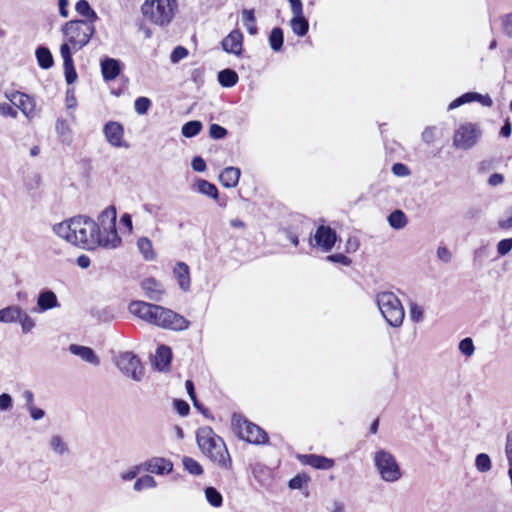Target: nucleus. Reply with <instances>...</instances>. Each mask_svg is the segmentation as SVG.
<instances>
[{"label": "nucleus", "instance_id": "f257e3e1", "mask_svg": "<svg viewBox=\"0 0 512 512\" xmlns=\"http://www.w3.org/2000/svg\"><path fill=\"white\" fill-rule=\"evenodd\" d=\"M53 230L67 242L87 250L98 246L113 249L122 242L116 228L114 206L104 209L98 217V222L86 216H76L56 224Z\"/></svg>", "mask_w": 512, "mask_h": 512}, {"label": "nucleus", "instance_id": "f03ea898", "mask_svg": "<svg viewBox=\"0 0 512 512\" xmlns=\"http://www.w3.org/2000/svg\"><path fill=\"white\" fill-rule=\"evenodd\" d=\"M197 444L200 450L220 467L229 469L231 459L226 445L221 437L216 435L210 427H202L197 431Z\"/></svg>", "mask_w": 512, "mask_h": 512}, {"label": "nucleus", "instance_id": "7ed1b4c3", "mask_svg": "<svg viewBox=\"0 0 512 512\" xmlns=\"http://www.w3.org/2000/svg\"><path fill=\"white\" fill-rule=\"evenodd\" d=\"M95 25L91 21L70 20L61 28V32L65 39L60 48L66 46L71 52H78L85 47L95 34Z\"/></svg>", "mask_w": 512, "mask_h": 512}, {"label": "nucleus", "instance_id": "20e7f679", "mask_svg": "<svg viewBox=\"0 0 512 512\" xmlns=\"http://www.w3.org/2000/svg\"><path fill=\"white\" fill-rule=\"evenodd\" d=\"M178 9L177 0H145L141 6L144 18L151 24L167 26Z\"/></svg>", "mask_w": 512, "mask_h": 512}, {"label": "nucleus", "instance_id": "39448f33", "mask_svg": "<svg viewBox=\"0 0 512 512\" xmlns=\"http://www.w3.org/2000/svg\"><path fill=\"white\" fill-rule=\"evenodd\" d=\"M373 463L381 480L387 483H395L402 478V471L395 456L385 450L378 449L373 454Z\"/></svg>", "mask_w": 512, "mask_h": 512}, {"label": "nucleus", "instance_id": "423d86ee", "mask_svg": "<svg viewBox=\"0 0 512 512\" xmlns=\"http://www.w3.org/2000/svg\"><path fill=\"white\" fill-rule=\"evenodd\" d=\"M129 312L140 320H185L184 317L162 306L144 301H132Z\"/></svg>", "mask_w": 512, "mask_h": 512}, {"label": "nucleus", "instance_id": "0eeeda50", "mask_svg": "<svg viewBox=\"0 0 512 512\" xmlns=\"http://www.w3.org/2000/svg\"><path fill=\"white\" fill-rule=\"evenodd\" d=\"M232 427L241 439L249 443L265 444L268 441L267 433L262 428L241 416H233Z\"/></svg>", "mask_w": 512, "mask_h": 512}, {"label": "nucleus", "instance_id": "6e6552de", "mask_svg": "<svg viewBox=\"0 0 512 512\" xmlns=\"http://www.w3.org/2000/svg\"><path fill=\"white\" fill-rule=\"evenodd\" d=\"M117 368L126 376L136 382H140L144 376V367L140 359L132 352L119 353L114 358Z\"/></svg>", "mask_w": 512, "mask_h": 512}, {"label": "nucleus", "instance_id": "1a4fd4ad", "mask_svg": "<svg viewBox=\"0 0 512 512\" xmlns=\"http://www.w3.org/2000/svg\"><path fill=\"white\" fill-rule=\"evenodd\" d=\"M377 305L384 320H404V309L394 293L382 292L378 294Z\"/></svg>", "mask_w": 512, "mask_h": 512}, {"label": "nucleus", "instance_id": "9d476101", "mask_svg": "<svg viewBox=\"0 0 512 512\" xmlns=\"http://www.w3.org/2000/svg\"><path fill=\"white\" fill-rule=\"evenodd\" d=\"M480 134L476 124H462L454 133L453 144L459 149H470L477 143Z\"/></svg>", "mask_w": 512, "mask_h": 512}, {"label": "nucleus", "instance_id": "9b49d317", "mask_svg": "<svg viewBox=\"0 0 512 512\" xmlns=\"http://www.w3.org/2000/svg\"><path fill=\"white\" fill-rule=\"evenodd\" d=\"M337 239L338 236L334 229L327 225H320L313 236L315 243L313 244L312 238H310V244L319 247L324 252H329L335 246Z\"/></svg>", "mask_w": 512, "mask_h": 512}, {"label": "nucleus", "instance_id": "f8f14e48", "mask_svg": "<svg viewBox=\"0 0 512 512\" xmlns=\"http://www.w3.org/2000/svg\"><path fill=\"white\" fill-rule=\"evenodd\" d=\"M243 34L239 29L232 30L221 41V47L226 53L240 56L243 52Z\"/></svg>", "mask_w": 512, "mask_h": 512}, {"label": "nucleus", "instance_id": "ddd939ff", "mask_svg": "<svg viewBox=\"0 0 512 512\" xmlns=\"http://www.w3.org/2000/svg\"><path fill=\"white\" fill-rule=\"evenodd\" d=\"M9 100L22 111L24 115L30 117L35 112V101L33 97L26 93L15 91L8 96Z\"/></svg>", "mask_w": 512, "mask_h": 512}, {"label": "nucleus", "instance_id": "4468645a", "mask_svg": "<svg viewBox=\"0 0 512 512\" xmlns=\"http://www.w3.org/2000/svg\"><path fill=\"white\" fill-rule=\"evenodd\" d=\"M103 133L108 143L114 147L124 146V128L116 121H109L104 125Z\"/></svg>", "mask_w": 512, "mask_h": 512}, {"label": "nucleus", "instance_id": "2eb2a0df", "mask_svg": "<svg viewBox=\"0 0 512 512\" xmlns=\"http://www.w3.org/2000/svg\"><path fill=\"white\" fill-rule=\"evenodd\" d=\"M141 288L144 290L145 295L153 301H160L162 296L165 293L163 285L161 282L156 280L153 277L145 278L141 282Z\"/></svg>", "mask_w": 512, "mask_h": 512}, {"label": "nucleus", "instance_id": "dca6fc26", "mask_svg": "<svg viewBox=\"0 0 512 512\" xmlns=\"http://www.w3.org/2000/svg\"><path fill=\"white\" fill-rule=\"evenodd\" d=\"M142 467L148 472L163 475L172 471L173 464L165 458L155 457L143 463Z\"/></svg>", "mask_w": 512, "mask_h": 512}, {"label": "nucleus", "instance_id": "f3484780", "mask_svg": "<svg viewBox=\"0 0 512 512\" xmlns=\"http://www.w3.org/2000/svg\"><path fill=\"white\" fill-rule=\"evenodd\" d=\"M300 459L303 464L321 470H329L335 464L333 459L316 454L303 455Z\"/></svg>", "mask_w": 512, "mask_h": 512}, {"label": "nucleus", "instance_id": "a211bd4d", "mask_svg": "<svg viewBox=\"0 0 512 512\" xmlns=\"http://www.w3.org/2000/svg\"><path fill=\"white\" fill-rule=\"evenodd\" d=\"M60 54L63 59V67L66 82L68 84H72L77 79V72L74 66L72 54L71 52H69L66 46H64V48H60Z\"/></svg>", "mask_w": 512, "mask_h": 512}, {"label": "nucleus", "instance_id": "6ab92c4d", "mask_svg": "<svg viewBox=\"0 0 512 512\" xmlns=\"http://www.w3.org/2000/svg\"><path fill=\"white\" fill-rule=\"evenodd\" d=\"M100 66L105 81L115 80L121 73L120 62L114 58H105L101 61Z\"/></svg>", "mask_w": 512, "mask_h": 512}, {"label": "nucleus", "instance_id": "aec40b11", "mask_svg": "<svg viewBox=\"0 0 512 512\" xmlns=\"http://www.w3.org/2000/svg\"><path fill=\"white\" fill-rule=\"evenodd\" d=\"M173 274L179 287L183 291H188L191 285L189 266L184 262H177L173 268Z\"/></svg>", "mask_w": 512, "mask_h": 512}, {"label": "nucleus", "instance_id": "412c9836", "mask_svg": "<svg viewBox=\"0 0 512 512\" xmlns=\"http://www.w3.org/2000/svg\"><path fill=\"white\" fill-rule=\"evenodd\" d=\"M172 359V351L168 346L161 345L154 357V366L158 371H168Z\"/></svg>", "mask_w": 512, "mask_h": 512}, {"label": "nucleus", "instance_id": "4be33fe9", "mask_svg": "<svg viewBox=\"0 0 512 512\" xmlns=\"http://www.w3.org/2000/svg\"><path fill=\"white\" fill-rule=\"evenodd\" d=\"M71 354L80 357L83 361L92 365H99L100 361L95 352L87 346L71 344L68 348Z\"/></svg>", "mask_w": 512, "mask_h": 512}, {"label": "nucleus", "instance_id": "5701e85b", "mask_svg": "<svg viewBox=\"0 0 512 512\" xmlns=\"http://www.w3.org/2000/svg\"><path fill=\"white\" fill-rule=\"evenodd\" d=\"M241 171L237 167H226L219 175V181L226 188L236 187L240 179Z\"/></svg>", "mask_w": 512, "mask_h": 512}, {"label": "nucleus", "instance_id": "b1692460", "mask_svg": "<svg viewBox=\"0 0 512 512\" xmlns=\"http://www.w3.org/2000/svg\"><path fill=\"white\" fill-rule=\"evenodd\" d=\"M37 305L40 311H46L54 307H57L59 303L55 293L50 290H47L40 293Z\"/></svg>", "mask_w": 512, "mask_h": 512}, {"label": "nucleus", "instance_id": "393cba45", "mask_svg": "<svg viewBox=\"0 0 512 512\" xmlns=\"http://www.w3.org/2000/svg\"><path fill=\"white\" fill-rule=\"evenodd\" d=\"M75 10L85 18L82 19L83 21H91L94 24L98 19L97 13L91 8L87 0H78L75 4Z\"/></svg>", "mask_w": 512, "mask_h": 512}, {"label": "nucleus", "instance_id": "a878e982", "mask_svg": "<svg viewBox=\"0 0 512 512\" xmlns=\"http://www.w3.org/2000/svg\"><path fill=\"white\" fill-rule=\"evenodd\" d=\"M290 26L293 33L299 37L305 36L309 30V22L304 14L294 15L290 20Z\"/></svg>", "mask_w": 512, "mask_h": 512}, {"label": "nucleus", "instance_id": "bb28decb", "mask_svg": "<svg viewBox=\"0 0 512 512\" xmlns=\"http://www.w3.org/2000/svg\"><path fill=\"white\" fill-rule=\"evenodd\" d=\"M0 320H30L28 315L18 306L0 310Z\"/></svg>", "mask_w": 512, "mask_h": 512}, {"label": "nucleus", "instance_id": "cd10ccee", "mask_svg": "<svg viewBox=\"0 0 512 512\" xmlns=\"http://www.w3.org/2000/svg\"><path fill=\"white\" fill-rule=\"evenodd\" d=\"M218 81L222 87L230 88L238 83L239 76L234 70L226 68L218 73Z\"/></svg>", "mask_w": 512, "mask_h": 512}, {"label": "nucleus", "instance_id": "c85d7f7f", "mask_svg": "<svg viewBox=\"0 0 512 512\" xmlns=\"http://www.w3.org/2000/svg\"><path fill=\"white\" fill-rule=\"evenodd\" d=\"M137 247L145 260L153 261L156 259V253L153 249L152 242L149 238H139L137 241Z\"/></svg>", "mask_w": 512, "mask_h": 512}, {"label": "nucleus", "instance_id": "c756f323", "mask_svg": "<svg viewBox=\"0 0 512 512\" xmlns=\"http://www.w3.org/2000/svg\"><path fill=\"white\" fill-rule=\"evenodd\" d=\"M36 58L38 65L42 69H49L53 66V56L50 50L46 47L41 46L36 49Z\"/></svg>", "mask_w": 512, "mask_h": 512}, {"label": "nucleus", "instance_id": "7c9ffc66", "mask_svg": "<svg viewBox=\"0 0 512 512\" xmlns=\"http://www.w3.org/2000/svg\"><path fill=\"white\" fill-rule=\"evenodd\" d=\"M242 21L250 35H256L258 27L256 24L254 9H244L242 11Z\"/></svg>", "mask_w": 512, "mask_h": 512}, {"label": "nucleus", "instance_id": "2f4dec72", "mask_svg": "<svg viewBox=\"0 0 512 512\" xmlns=\"http://www.w3.org/2000/svg\"><path fill=\"white\" fill-rule=\"evenodd\" d=\"M284 42V34L283 30L280 27H275L272 29L269 36V44L273 51H280L283 47Z\"/></svg>", "mask_w": 512, "mask_h": 512}, {"label": "nucleus", "instance_id": "473e14b6", "mask_svg": "<svg viewBox=\"0 0 512 512\" xmlns=\"http://www.w3.org/2000/svg\"><path fill=\"white\" fill-rule=\"evenodd\" d=\"M196 187L200 193L205 194L213 199H217L219 196L217 187L207 180H204V179L197 180Z\"/></svg>", "mask_w": 512, "mask_h": 512}, {"label": "nucleus", "instance_id": "72a5a7b5", "mask_svg": "<svg viewBox=\"0 0 512 512\" xmlns=\"http://www.w3.org/2000/svg\"><path fill=\"white\" fill-rule=\"evenodd\" d=\"M49 446L51 450L59 455L63 456L69 452L67 444L64 442L61 436L53 435L49 440Z\"/></svg>", "mask_w": 512, "mask_h": 512}, {"label": "nucleus", "instance_id": "f704fd0d", "mask_svg": "<svg viewBox=\"0 0 512 512\" xmlns=\"http://www.w3.org/2000/svg\"><path fill=\"white\" fill-rule=\"evenodd\" d=\"M388 222L394 229H402L407 224V217L401 210H395L388 216Z\"/></svg>", "mask_w": 512, "mask_h": 512}, {"label": "nucleus", "instance_id": "c9c22d12", "mask_svg": "<svg viewBox=\"0 0 512 512\" xmlns=\"http://www.w3.org/2000/svg\"><path fill=\"white\" fill-rule=\"evenodd\" d=\"M205 498L207 502L213 507H220L223 503V497L221 493L214 487H206L204 490Z\"/></svg>", "mask_w": 512, "mask_h": 512}, {"label": "nucleus", "instance_id": "e433bc0d", "mask_svg": "<svg viewBox=\"0 0 512 512\" xmlns=\"http://www.w3.org/2000/svg\"><path fill=\"white\" fill-rule=\"evenodd\" d=\"M202 123L198 120H193V121H189L187 123H185L183 126H182V134L183 136L187 137V138H191V137H194L196 135H198L200 133V131L202 130Z\"/></svg>", "mask_w": 512, "mask_h": 512}, {"label": "nucleus", "instance_id": "4c0bfd02", "mask_svg": "<svg viewBox=\"0 0 512 512\" xmlns=\"http://www.w3.org/2000/svg\"><path fill=\"white\" fill-rule=\"evenodd\" d=\"M492 466L491 459L488 454L486 453H480L475 458V467L476 469L481 472L485 473L490 471Z\"/></svg>", "mask_w": 512, "mask_h": 512}, {"label": "nucleus", "instance_id": "58836bf2", "mask_svg": "<svg viewBox=\"0 0 512 512\" xmlns=\"http://www.w3.org/2000/svg\"><path fill=\"white\" fill-rule=\"evenodd\" d=\"M183 466L186 471H188L190 474L198 476L203 473L202 466L193 458L191 457H184L182 460Z\"/></svg>", "mask_w": 512, "mask_h": 512}, {"label": "nucleus", "instance_id": "ea45409f", "mask_svg": "<svg viewBox=\"0 0 512 512\" xmlns=\"http://www.w3.org/2000/svg\"><path fill=\"white\" fill-rule=\"evenodd\" d=\"M475 100H476V92H467V93L462 94L461 96H459L455 100H453L449 104L448 109L449 110L455 109V108H458L459 106H461L463 104L470 103V102H473Z\"/></svg>", "mask_w": 512, "mask_h": 512}, {"label": "nucleus", "instance_id": "a19ab883", "mask_svg": "<svg viewBox=\"0 0 512 512\" xmlns=\"http://www.w3.org/2000/svg\"><path fill=\"white\" fill-rule=\"evenodd\" d=\"M156 485L157 483L152 476L145 475L135 481L133 488L136 491H141L144 488H154Z\"/></svg>", "mask_w": 512, "mask_h": 512}, {"label": "nucleus", "instance_id": "79ce46f5", "mask_svg": "<svg viewBox=\"0 0 512 512\" xmlns=\"http://www.w3.org/2000/svg\"><path fill=\"white\" fill-rule=\"evenodd\" d=\"M151 107V100L147 97H138L134 102V109L139 115H144Z\"/></svg>", "mask_w": 512, "mask_h": 512}, {"label": "nucleus", "instance_id": "37998d69", "mask_svg": "<svg viewBox=\"0 0 512 512\" xmlns=\"http://www.w3.org/2000/svg\"><path fill=\"white\" fill-rule=\"evenodd\" d=\"M505 455L509 465L508 474L512 485V431L508 432L506 436Z\"/></svg>", "mask_w": 512, "mask_h": 512}, {"label": "nucleus", "instance_id": "c03bdc74", "mask_svg": "<svg viewBox=\"0 0 512 512\" xmlns=\"http://www.w3.org/2000/svg\"><path fill=\"white\" fill-rule=\"evenodd\" d=\"M163 329L183 331L189 327L190 322H154Z\"/></svg>", "mask_w": 512, "mask_h": 512}, {"label": "nucleus", "instance_id": "a18cd8bd", "mask_svg": "<svg viewBox=\"0 0 512 512\" xmlns=\"http://www.w3.org/2000/svg\"><path fill=\"white\" fill-rule=\"evenodd\" d=\"M459 350L463 355H465L467 357L472 356L475 351V347H474L472 339L467 337V338H464L463 340H461L459 343Z\"/></svg>", "mask_w": 512, "mask_h": 512}, {"label": "nucleus", "instance_id": "49530a36", "mask_svg": "<svg viewBox=\"0 0 512 512\" xmlns=\"http://www.w3.org/2000/svg\"><path fill=\"white\" fill-rule=\"evenodd\" d=\"M227 133V130L218 124H211L209 127V135L213 139H222L227 135Z\"/></svg>", "mask_w": 512, "mask_h": 512}, {"label": "nucleus", "instance_id": "de8ad7c7", "mask_svg": "<svg viewBox=\"0 0 512 512\" xmlns=\"http://www.w3.org/2000/svg\"><path fill=\"white\" fill-rule=\"evenodd\" d=\"M326 260L333 263H340L344 266H349L352 263L350 258L341 253L328 255Z\"/></svg>", "mask_w": 512, "mask_h": 512}, {"label": "nucleus", "instance_id": "09e8293b", "mask_svg": "<svg viewBox=\"0 0 512 512\" xmlns=\"http://www.w3.org/2000/svg\"><path fill=\"white\" fill-rule=\"evenodd\" d=\"M512 249V238L503 239L497 245V252L504 256Z\"/></svg>", "mask_w": 512, "mask_h": 512}, {"label": "nucleus", "instance_id": "8fccbe9b", "mask_svg": "<svg viewBox=\"0 0 512 512\" xmlns=\"http://www.w3.org/2000/svg\"><path fill=\"white\" fill-rule=\"evenodd\" d=\"M307 481L308 477L306 475H296L289 481V487L291 489H300Z\"/></svg>", "mask_w": 512, "mask_h": 512}, {"label": "nucleus", "instance_id": "3c124183", "mask_svg": "<svg viewBox=\"0 0 512 512\" xmlns=\"http://www.w3.org/2000/svg\"><path fill=\"white\" fill-rule=\"evenodd\" d=\"M392 172L394 175L399 177H405L410 174L409 168L403 163H395L392 166Z\"/></svg>", "mask_w": 512, "mask_h": 512}, {"label": "nucleus", "instance_id": "603ef678", "mask_svg": "<svg viewBox=\"0 0 512 512\" xmlns=\"http://www.w3.org/2000/svg\"><path fill=\"white\" fill-rule=\"evenodd\" d=\"M0 114L5 117H17V111L8 103H0Z\"/></svg>", "mask_w": 512, "mask_h": 512}, {"label": "nucleus", "instance_id": "864d4df0", "mask_svg": "<svg viewBox=\"0 0 512 512\" xmlns=\"http://www.w3.org/2000/svg\"><path fill=\"white\" fill-rule=\"evenodd\" d=\"M174 407H175L176 411L179 413V415H181V416L188 415V413L190 411L189 404L184 400H175Z\"/></svg>", "mask_w": 512, "mask_h": 512}, {"label": "nucleus", "instance_id": "5fc2aeb1", "mask_svg": "<svg viewBox=\"0 0 512 512\" xmlns=\"http://www.w3.org/2000/svg\"><path fill=\"white\" fill-rule=\"evenodd\" d=\"M12 397L8 393H2L0 395V411H7L12 407Z\"/></svg>", "mask_w": 512, "mask_h": 512}, {"label": "nucleus", "instance_id": "6e6d98bb", "mask_svg": "<svg viewBox=\"0 0 512 512\" xmlns=\"http://www.w3.org/2000/svg\"><path fill=\"white\" fill-rule=\"evenodd\" d=\"M188 55V50L183 46H177L172 54H171V60L173 62H177L183 58H185Z\"/></svg>", "mask_w": 512, "mask_h": 512}, {"label": "nucleus", "instance_id": "4d7b16f0", "mask_svg": "<svg viewBox=\"0 0 512 512\" xmlns=\"http://www.w3.org/2000/svg\"><path fill=\"white\" fill-rule=\"evenodd\" d=\"M191 165H192L193 170L196 172H204L206 170V162L200 156L194 157Z\"/></svg>", "mask_w": 512, "mask_h": 512}, {"label": "nucleus", "instance_id": "13d9d810", "mask_svg": "<svg viewBox=\"0 0 512 512\" xmlns=\"http://www.w3.org/2000/svg\"><path fill=\"white\" fill-rule=\"evenodd\" d=\"M502 25H503L504 32L508 36L512 37V12L509 14H506L502 18Z\"/></svg>", "mask_w": 512, "mask_h": 512}, {"label": "nucleus", "instance_id": "bf43d9fd", "mask_svg": "<svg viewBox=\"0 0 512 512\" xmlns=\"http://www.w3.org/2000/svg\"><path fill=\"white\" fill-rule=\"evenodd\" d=\"M27 411L29 412L30 417L35 421L41 420L45 416V411L35 405L27 408Z\"/></svg>", "mask_w": 512, "mask_h": 512}, {"label": "nucleus", "instance_id": "052dcab7", "mask_svg": "<svg viewBox=\"0 0 512 512\" xmlns=\"http://www.w3.org/2000/svg\"><path fill=\"white\" fill-rule=\"evenodd\" d=\"M290 3L291 11L294 15H302L303 12V4L301 0H288Z\"/></svg>", "mask_w": 512, "mask_h": 512}, {"label": "nucleus", "instance_id": "680f3d73", "mask_svg": "<svg viewBox=\"0 0 512 512\" xmlns=\"http://www.w3.org/2000/svg\"><path fill=\"white\" fill-rule=\"evenodd\" d=\"M475 101L479 102L484 107H491L493 105V100L488 94L482 95L476 92Z\"/></svg>", "mask_w": 512, "mask_h": 512}, {"label": "nucleus", "instance_id": "e2e57ef3", "mask_svg": "<svg viewBox=\"0 0 512 512\" xmlns=\"http://www.w3.org/2000/svg\"><path fill=\"white\" fill-rule=\"evenodd\" d=\"M437 256L443 262H449L451 260L450 251L446 247H443V246L438 247Z\"/></svg>", "mask_w": 512, "mask_h": 512}, {"label": "nucleus", "instance_id": "0e129e2a", "mask_svg": "<svg viewBox=\"0 0 512 512\" xmlns=\"http://www.w3.org/2000/svg\"><path fill=\"white\" fill-rule=\"evenodd\" d=\"M504 182V176L500 173H493L488 178V184L491 186H497Z\"/></svg>", "mask_w": 512, "mask_h": 512}, {"label": "nucleus", "instance_id": "69168bd1", "mask_svg": "<svg viewBox=\"0 0 512 512\" xmlns=\"http://www.w3.org/2000/svg\"><path fill=\"white\" fill-rule=\"evenodd\" d=\"M423 315L422 308L416 304L411 305L410 316L412 320H419Z\"/></svg>", "mask_w": 512, "mask_h": 512}, {"label": "nucleus", "instance_id": "338daca9", "mask_svg": "<svg viewBox=\"0 0 512 512\" xmlns=\"http://www.w3.org/2000/svg\"><path fill=\"white\" fill-rule=\"evenodd\" d=\"M24 400H25V407L26 409L34 406V394L30 390H25L22 394Z\"/></svg>", "mask_w": 512, "mask_h": 512}, {"label": "nucleus", "instance_id": "774afa93", "mask_svg": "<svg viewBox=\"0 0 512 512\" xmlns=\"http://www.w3.org/2000/svg\"><path fill=\"white\" fill-rule=\"evenodd\" d=\"M76 263L79 267L86 269L90 266L91 260L87 255L82 254L78 256Z\"/></svg>", "mask_w": 512, "mask_h": 512}]
</instances>
